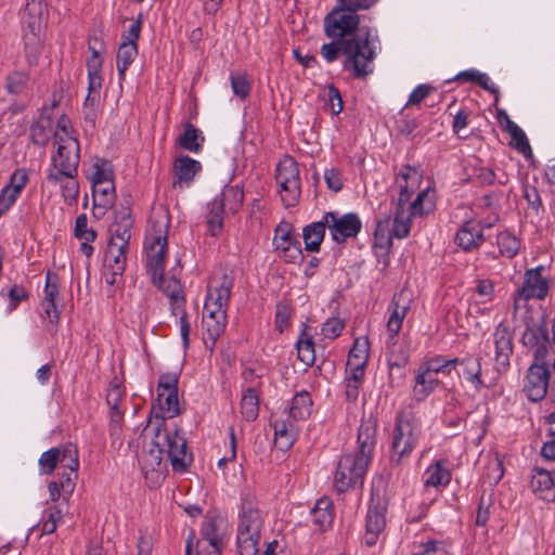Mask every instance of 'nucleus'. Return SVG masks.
<instances>
[{
  "label": "nucleus",
  "instance_id": "obj_62",
  "mask_svg": "<svg viewBox=\"0 0 555 555\" xmlns=\"http://www.w3.org/2000/svg\"><path fill=\"white\" fill-rule=\"evenodd\" d=\"M29 76L23 72H15L11 74L7 79V89L9 93L20 94L25 89L28 82Z\"/></svg>",
  "mask_w": 555,
  "mask_h": 555
},
{
  "label": "nucleus",
  "instance_id": "obj_13",
  "mask_svg": "<svg viewBox=\"0 0 555 555\" xmlns=\"http://www.w3.org/2000/svg\"><path fill=\"white\" fill-rule=\"evenodd\" d=\"M494 348L495 370L505 373L511 366V357L514 353V335L505 321L500 322L492 333Z\"/></svg>",
  "mask_w": 555,
  "mask_h": 555
},
{
  "label": "nucleus",
  "instance_id": "obj_29",
  "mask_svg": "<svg viewBox=\"0 0 555 555\" xmlns=\"http://www.w3.org/2000/svg\"><path fill=\"white\" fill-rule=\"evenodd\" d=\"M201 170L202 165L198 160L188 155L178 157L173 164V186L190 185Z\"/></svg>",
  "mask_w": 555,
  "mask_h": 555
},
{
  "label": "nucleus",
  "instance_id": "obj_50",
  "mask_svg": "<svg viewBox=\"0 0 555 555\" xmlns=\"http://www.w3.org/2000/svg\"><path fill=\"white\" fill-rule=\"evenodd\" d=\"M52 132V121L50 118H40L30 126L31 142L38 146H46Z\"/></svg>",
  "mask_w": 555,
  "mask_h": 555
},
{
  "label": "nucleus",
  "instance_id": "obj_47",
  "mask_svg": "<svg viewBox=\"0 0 555 555\" xmlns=\"http://www.w3.org/2000/svg\"><path fill=\"white\" fill-rule=\"evenodd\" d=\"M93 205L99 208H108L115 201V185L113 180L102 184L92 185Z\"/></svg>",
  "mask_w": 555,
  "mask_h": 555
},
{
  "label": "nucleus",
  "instance_id": "obj_35",
  "mask_svg": "<svg viewBox=\"0 0 555 555\" xmlns=\"http://www.w3.org/2000/svg\"><path fill=\"white\" fill-rule=\"evenodd\" d=\"M440 385V380L420 366L415 371L413 395L416 401H424Z\"/></svg>",
  "mask_w": 555,
  "mask_h": 555
},
{
  "label": "nucleus",
  "instance_id": "obj_22",
  "mask_svg": "<svg viewBox=\"0 0 555 555\" xmlns=\"http://www.w3.org/2000/svg\"><path fill=\"white\" fill-rule=\"evenodd\" d=\"M386 506L377 503H371L365 517L364 542L371 547L377 543L379 534L386 527Z\"/></svg>",
  "mask_w": 555,
  "mask_h": 555
},
{
  "label": "nucleus",
  "instance_id": "obj_17",
  "mask_svg": "<svg viewBox=\"0 0 555 555\" xmlns=\"http://www.w3.org/2000/svg\"><path fill=\"white\" fill-rule=\"evenodd\" d=\"M28 182L29 171L26 168H17L11 173L9 182L0 191V216L15 205Z\"/></svg>",
  "mask_w": 555,
  "mask_h": 555
},
{
  "label": "nucleus",
  "instance_id": "obj_32",
  "mask_svg": "<svg viewBox=\"0 0 555 555\" xmlns=\"http://www.w3.org/2000/svg\"><path fill=\"white\" fill-rule=\"evenodd\" d=\"M157 406L162 415L155 413L156 427L164 428L166 418H172L180 414L178 391L157 392Z\"/></svg>",
  "mask_w": 555,
  "mask_h": 555
},
{
  "label": "nucleus",
  "instance_id": "obj_7",
  "mask_svg": "<svg viewBox=\"0 0 555 555\" xmlns=\"http://www.w3.org/2000/svg\"><path fill=\"white\" fill-rule=\"evenodd\" d=\"M370 463L367 457L357 453L343 454L334 475L335 490L344 493L357 483H362Z\"/></svg>",
  "mask_w": 555,
  "mask_h": 555
},
{
  "label": "nucleus",
  "instance_id": "obj_28",
  "mask_svg": "<svg viewBox=\"0 0 555 555\" xmlns=\"http://www.w3.org/2000/svg\"><path fill=\"white\" fill-rule=\"evenodd\" d=\"M57 476V480H51L48 483L49 501L53 503L57 502L59 500L68 502L75 490L78 473L75 470L59 472Z\"/></svg>",
  "mask_w": 555,
  "mask_h": 555
},
{
  "label": "nucleus",
  "instance_id": "obj_38",
  "mask_svg": "<svg viewBox=\"0 0 555 555\" xmlns=\"http://www.w3.org/2000/svg\"><path fill=\"white\" fill-rule=\"evenodd\" d=\"M312 521L321 530L331 527L334 520L333 502L327 496L320 498L311 511Z\"/></svg>",
  "mask_w": 555,
  "mask_h": 555
},
{
  "label": "nucleus",
  "instance_id": "obj_37",
  "mask_svg": "<svg viewBox=\"0 0 555 555\" xmlns=\"http://www.w3.org/2000/svg\"><path fill=\"white\" fill-rule=\"evenodd\" d=\"M139 54L138 43H119L116 54V67L118 72V79L121 83L125 80L126 72L130 65L134 62Z\"/></svg>",
  "mask_w": 555,
  "mask_h": 555
},
{
  "label": "nucleus",
  "instance_id": "obj_5",
  "mask_svg": "<svg viewBox=\"0 0 555 555\" xmlns=\"http://www.w3.org/2000/svg\"><path fill=\"white\" fill-rule=\"evenodd\" d=\"M168 228L169 218L167 215H157L150 220L144 240L146 253V268L152 276L153 283L163 279L165 259L168 251Z\"/></svg>",
  "mask_w": 555,
  "mask_h": 555
},
{
  "label": "nucleus",
  "instance_id": "obj_60",
  "mask_svg": "<svg viewBox=\"0 0 555 555\" xmlns=\"http://www.w3.org/2000/svg\"><path fill=\"white\" fill-rule=\"evenodd\" d=\"M144 15L140 12L137 18L129 25V27L121 33V42L138 43L141 36Z\"/></svg>",
  "mask_w": 555,
  "mask_h": 555
},
{
  "label": "nucleus",
  "instance_id": "obj_52",
  "mask_svg": "<svg viewBox=\"0 0 555 555\" xmlns=\"http://www.w3.org/2000/svg\"><path fill=\"white\" fill-rule=\"evenodd\" d=\"M496 244L500 254L506 258H513L520 248L519 238L509 231H502L498 234Z\"/></svg>",
  "mask_w": 555,
  "mask_h": 555
},
{
  "label": "nucleus",
  "instance_id": "obj_42",
  "mask_svg": "<svg viewBox=\"0 0 555 555\" xmlns=\"http://www.w3.org/2000/svg\"><path fill=\"white\" fill-rule=\"evenodd\" d=\"M204 141L205 138L202 131L193 124L186 122L183 133L178 139V144L186 151L198 153L203 147Z\"/></svg>",
  "mask_w": 555,
  "mask_h": 555
},
{
  "label": "nucleus",
  "instance_id": "obj_45",
  "mask_svg": "<svg viewBox=\"0 0 555 555\" xmlns=\"http://www.w3.org/2000/svg\"><path fill=\"white\" fill-rule=\"evenodd\" d=\"M504 130L511 135V145L526 158L532 157V150L524 130L513 120H508Z\"/></svg>",
  "mask_w": 555,
  "mask_h": 555
},
{
  "label": "nucleus",
  "instance_id": "obj_33",
  "mask_svg": "<svg viewBox=\"0 0 555 555\" xmlns=\"http://www.w3.org/2000/svg\"><path fill=\"white\" fill-rule=\"evenodd\" d=\"M48 16V8L44 0H27L25 5V23L28 30L41 31Z\"/></svg>",
  "mask_w": 555,
  "mask_h": 555
},
{
  "label": "nucleus",
  "instance_id": "obj_61",
  "mask_svg": "<svg viewBox=\"0 0 555 555\" xmlns=\"http://www.w3.org/2000/svg\"><path fill=\"white\" fill-rule=\"evenodd\" d=\"M74 234L78 240L94 241L96 238V232L88 229V218L85 214L76 218Z\"/></svg>",
  "mask_w": 555,
  "mask_h": 555
},
{
  "label": "nucleus",
  "instance_id": "obj_15",
  "mask_svg": "<svg viewBox=\"0 0 555 555\" xmlns=\"http://www.w3.org/2000/svg\"><path fill=\"white\" fill-rule=\"evenodd\" d=\"M412 194L413 192L406 186H400L395 211H401L402 209L405 214L424 216L435 209L434 193L428 189L420 192L413 202H411Z\"/></svg>",
  "mask_w": 555,
  "mask_h": 555
},
{
  "label": "nucleus",
  "instance_id": "obj_34",
  "mask_svg": "<svg viewBox=\"0 0 555 555\" xmlns=\"http://www.w3.org/2000/svg\"><path fill=\"white\" fill-rule=\"evenodd\" d=\"M274 429V444L281 451L289 450L296 440V428L292 422L275 420L272 423Z\"/></svg>",
  "mask_w": 555,
  "mask_h": 555
},
{
  "label": "nucleus",
  "instance_id": "obj_12",
  "mask_svg": "<svg viewBox=\"0 0 555 555\" xmlns=\"http://www.w3.org/2000/svg\"><path fill=\"white\" fill-rule=\"evenodd\" d=\"M330 235L337 244H343L349 238H354L362 229V222L358 214L327 211L323 215Z\"/></svg>",
  "mask_w": 555,
  "mask_h": 555
},
{
  "label": "nucleus",
  "instance_id": "obj_10",
  "mask_svg": "<svg viewBox=\"0 0 555 555\" xmlns=\"http://www.w3.org/2000/svg\"><path fill=\"white\" fill-rule=\"evenodd\" d=\"M38 466L40 475H51L57 466L63 472L78 473V451L73 444L51 448L40 455Z\"/></svg>",
  "mask_w": 555,
  "mask_h": 555
},
{
  "label": "nucleus",
  "instance_id": "obj_2",
  "mask_svg": "<svg viewBox=\"0 0 555 555\" xmlns=\"http://www.w3.org/2000/svg\"><path fill=\"white\" fill-rule=\"evenodd\" d=\"M56 150L51 154L46 180L52 186H60L67 205H75L79 196L78 167L80 144L74 137L63 138L54 133Z\"/></svg>",
  "mask_w": 555,
  "mask_h": 555
},
{
  "label": "nucleus",
  "instance_id": "obj_9",
  "mask_svg": "<svg viewBox=\"0 0 555 555\" xmlns=\"http://www.w3.org/2000/svg\"><path fill=\"white\" fill-rule=\"evenodd\" d=\"M543 266L526 270L522 285L513 296L514 312L519 309L521 301L527 302L531 299L543 300L546 298L550 293V280L543 276Z\"/></svg>",
  "mask_w": 555,
  "mask_h": 555
},
{
  "label": "nucleus",
  "instance_id": "obj_24",
  "mask_svg": "<svg viewBox=\"0 0 555 555\" xmlns=\"http://www.w3.org/2000/svg\"><path fill=\"white\" fill-rule=\"evenodd\" d=\"M411 305V298L409 294L402 289L401 292L393 295L389 307V318L387 321V332L388 335H398L401 327L403 320L410 310Z\"/></svg>",
  "mask_w": 555,
  "mask_h": 555
},
{
  "label": "nucleus",
  "instance_id": "obj_53",
  "mask_svg": "<svg viewBox=\"0 0 555 555\" xmlns=\"http://www.w3.org/2000/svg\"><path fill=\"white\" fill-rule=\"evenodd\" d=\"M41 31L28 30L24 35L25 52L29 65L37 64L38 56L41 52Z\"/></svg>",
  "mask_w": 555,
  "mask_h": 555
},
{
  "label": "nucleus",
  "instance_id": "obj_18",
  "mask_svg": "<svg viewBox=\"0 0 555 555\" xmlns=\"http://www.w3.org/2000/svg\"><path fill=\"white\" fill-rule=\"evenodd\" d=\"M273 244L275 249L282 251L289 262H296L302 258L300 242L293 232L292 224L281 222L274 233Z\"/></svg>",
  "mask_w": 555,
  "mask_h": 555
},
{
  "label": "nucleus",
  "instance_id": "obj_39",
  "mask_svg": "<svg viewBox=\"0 0 555 555\" xmlns=\"http://www.w3.org/2000/svg\"><path fill=\"white\" fill-rule=\"evenodd\" d=\"M326 229L327 228L323 218L322 220L312 222L304 228L302 238L306 250L312 253L320 250V246L324 240Z\"/></svg>",
  "mask_w": 555,
  "mask_h": 555
},
{
  "label": "nucleus",
  "instance_id": "obj_20",
  "mask_svg": "<svg viewBox=\"0 0 555 555\" xmlns=\"http://www.w3.org/2000/svg\"><path fill=\"white\" fill-rule=\"evenodd\" d=\"M129 248L122 246L107 245L103 260V278L109 285L117 282V278L121 276L127 263V253Z\"/></svg>",
  "mask_w": 555,
  "mask_h": 555
},
{
  "label": "nucleus",
  "instance_id": "obj_43",
  "mask_svg": "<svg viewBox=\"0 0 555 555\" xmlns=\"http://www.w3.org/2000/svg\"><path fill=\"white\" fill-rule=\"evenodd\" d=\"M313 401L307 390L298 391L292 399L289 406V415L294 420H306L311 415Z\"/></svg>",
  "mask_w": 555,
  "mask_h": 555
},
{
  "label": "nucleus",
  "instance_id": "obj_1",
  "mask_svg": "<svg viewBox=\"0 0 555 555\" xmlns=\"http://www.w3.org/2000/svg\"><path fill=\"white\" fill-rule=\"evenodd\" d=\"M323 26L326 37L332 39L323 43L320 51L327 63L344 55L343 70L352 79L365 80L374 73L377 51L372 39L373 30L360 26L358 13L337 4L324 17Z\"/></svg>",
  "mask_w": 555,
  "mask_h": 555
},
{
  "label": "nucleus",
  "instance_id": "obj_55",
  "mask_svg": "<svg viewBox=\"0 0 555 555\" xmlns=\"http://www.w3.org/2000/svg\"><path fill=\"white\" fill-rule=\"evenodd\" d=\"M230 82L233 93L241 98L246 99L251 90V83L246 73H232L230 75Z\"/></svg>",
  "mask_w": 555,
  "mask_h": 555
},
{
  "label": "nucleus",
  "instance_id": "obj_19",
  "mask_svg": "<svg viewBox=\"0 0 555 555\" xmlns=\"http://www.w3.org/2000/svg\"><path fill=\"white\" fill-rule=\"evenodd\" d=\"M387 363L389 367V383L393 384V371H399V382L404 378V367L409 363L410 353L406 345L400 341L398 335H388L386 343Z\"/></svg>",
  "mask_w": 555,
  "mask_h": 555
},
{
  "label": "nucleus",
  "instance_id": "obj_4",
  "mask_svg": "<svg viewBox=\"0 0 555 555\" xmlns=\"http://www.w3.org/2000/svg\"><path fill=\"white\" fill-rule=\"evenodd\" d=\"M263 517L255 494L247 492L241 500L236 545L240 555H258Z\"/></svg>",
  "mask_w": 555,
  "mask_h": 555
},
{
  "label": "nucleus",
  "instance_id": "obj_8",
  "mask_svg": "<svg viewBox=\"0 0 555 555\" xmlns=\"http://www.w3.org/2000/svg\"><path fill=\"white\" fill-rule=\"evenodd\" d=\"M275 180L280 186L281 199L285 207L298 204L301 193L298 164L291 156H285L276 166Z\"/></svg>",
  "mask_w": 555,
  "mask_h": 555
},
{
  "label": "nucleus",
  "instance_id": "obj_11",
  "mask_svg": "<svg viewBox=\"0 0 555 555\" xmlns=\"http://www.w3.org/2000/svg\"><path fill=\"white\" fill-rule=\"evenodd\" d=\"M525 325L520 343L531 351L533 362H546V358L555 351L546 325L530 323L528 320L525 321Z\"/></svg>",
  "mask_w": 555,
  "mask_h": 555
},
{
  "label": "nucleus",
  "instance_id": "obj_3",
  "mask_svg": "<svg viewBox=\"0 0 555 555\" xmlns=\"http://www.w3.org/2000/svg\"><path fill=\"white\" fill-rule=\"evenodd\" d=\"M149 452L142 456L141 467L145 476L149 473H164L166 464L163 455L166 453L175 473L188 472L193 463V454L188 450L186 440L180 435L179 428L169 430L155 427V436Z\"/></svg>",
  "mask_w": 555,
  "mask_h": 555
},
{
  "label": "nucleus",
  "instance_id": "obj_63",
  "mask_svg": "<svg viewBox=\"0 0 555 555\" xmlns=\"http://www.w3.org/2000/svg\"><path fill=\"white\" fill-rule=\"evenodd\" d=\"M504 469L502 461L495 456L490 459L487 465L485 478L490 485H496L503 478Z\"/></svg>",
  "mask_w": 555,
  "mask_h": 555
},
{
  "label": "nucleus",
  "instance_id": "obj_14",
  "mask_svg": "<svg viewBox=\"0 0 555 555\" xmlns=\"http://www.w3.org/2000/svg\"><path fill=\"white\" fill-rule=\"evenodd\" d=\"M550 377L551 372L546 362H532L527 370L522 388L530 401L538 402L546 396Z\"/></svg>",
  "mask_w": 555,
  "mask_h": 555
},
{
  "label": "nucleus",
  "instance_id": "obj_25",
  "mask_svg": "<svg viewBox=\"0 0 555 555\" xmlns=\"http://www.w3.org/2000/svg\"><path fill=\"white\" fill-rule=\"evenodd\" d=\"M454 240L464 251L477 249L485 242L483 227L474 220L466 221L457 230Z\"/></svg>",
  "mask_w": 555,
  "mask_h": 555
},
{
  "label": "nucleus",
  "instance_id": "obj_64",
  "mask_svg": "<svg viewBox=\"0 0 555 555\" xmlns=\"http://www.w3.org/2000/svg\"><path fill=\"white\" fill-rule=\"evenodd\" d=\"M436 90L435 87L428 83L418 85L409 95L404 108L409 106H418L431 92Z\"/></svg>",
  "mask_w": 555,
  "mask_h": 555
},
{
  "label": "nucleus",
  "instance_id": "obj_51",
  "mask_svg": "<svg viewBox=\"0 0 555 555\" xmlns=\"http://www.w3.org/2000/svg\"><path fill=\"white\" fill-rule=\"evenodd\" d=\"M201 545L202 547L205 545H218L219 547H223L222 534L219 531L218 525L215 519L209 518L206 519L201 529Z\"/></svg>",
  "mask_w": 555,
  "mask_h": 555
},
{
  "label": "nucleus",
  "instance_id": "obj_41",
  "mask_svg": "<svg viewBox=\"0 0 555 555\" xmlns=\"http://www.w3.org/2000/svg\"><path fill=\"white\" fill-rule=\"evenodd\" d=\"M423 478L425 487L438 488L449 485L451 472L444 466L442 461H437L425 470Z\"/></svg>",
  "mask_w": 555,
  "mask_h": 555
},
{
  "label": "nucleus",
  "instance_id": "obj_16",
  "mask_svg": "<svg viewBox=\"0 0 555 555\" xmlns=\"http://www.w3.org/2000/svg\"><path fill=\"white\" fill-rule=\"evenodd\" d=\"M233 285V278L227 273H223L221 276H214L208 285L204 309H216L227 312Z\"/></svg>",
  "mask_w": 555,
  "mask_h": 555
},
{
  "label": "nucleus",
  "instance_id": "obj_26",
  "mask_svg": "<svg viewBox=\"0 0 555 555\" xmlns=\"http://www.w3.org/2000/svg\"><path fill=\"white\" fill-rule=\"evenodd\" d=\"M227 325V312L223 310L205 309L203 315L204 341L210 343V349L215 346L217 339L224 332Z\"/></svg>",
  "mask_w": 555,
  "mask_h": 555
},
{
  "label": "nucleus",
  "instance_id": "obj_23",
  "mask_svg": "<svg viewBox=\"0 0 555 555\" xmlns=\"http://www.w3.org/2000/svg\"><path fill=\"white\" fill-rule=\"evenodd\" d=\"M390 223V216H385L383 219L377 220L374 231L373 247L378 261L383 263V269L387 268L389 264L388 255L392 246L393 235L391 233Z\"/></svg>",
  "mask_w": 555,
  "mask_h": 555
},
{
  "label": "nucleus",
  "instance_id": "obj_49",
  "mask_svg": "<svg viewBox=\"0 0 555 555\" xmlns=\"http://www.w3.org/2000/svg\"><path fill=\"white\" fill-rule=\"evenodd\" d=\"M298 359L307 366H312L315 361L313 337L302 330L296 343Z\"/></svg>",
  "mask_w": 555,
  "mask_h": 555
},
{
  "label": "nucleus",
  "instance_id": "obj_54",
  "mask_svg": "<svg viewBox=\"0 0 555 555\" xmlns=\"http://www.w3.org/2000/svg\"><path fill=\"white\" fill-rule=\"evenodd\" d=\"M415 216L416 215L405 214L402 209L401 211H395L393 220L390 223L393 237L399 240L405 238L410 234L411 218Z\"/></svg>",
  "mask_w": 555,
  "mask_h": 555
},
{
  "label": "nucleus",
  "instance_id": "obj_36",
  "mask_svg": "<svg viewBox=\"0 0 555 555\" xmlns=\"http://www.w3.org/2000/svg\"><path fill=\"white\" fill-rule=\"evenodd\" d=\"M225 209L223 204L214 197L206 206V224L211 236H218L223 229Z\"/></svg>",
  "mask_w": 555,
  "mask_h": 555
},
{
  "label": "nucleus",
  "instance_id": "obj_59",
  "mask_svg": "<svg viewBox=\"0 0 555 555\" xmlns=\"http://www.w3.org/2000/svg\"><path fill=\"white\" fill-rule=\"evenodd\" d=\"M293 309L289 304L280 301L275 307V327L283 333L291 324Z\"/></svg>",
  "mask_w": 555,
  "mask_h": 555
},
{
  "label": "nucleus",
  "instance_id": "obj_58",
  "mask_svg": "<svg viewBox=\"0 0 555 555\" xmlns=\"http://www.w3.org/2000/svg\"><path fill=\"white\" fill-rule=\"evenodd\" d=\"M125 399V390L122 386L116 382L111 383L107 395H106V402L109 406V411H116V410H125L122 408Z\"/></svg>",
  "mask_w": 555,
  "mask_h": 555
},
{
  "label": "nucleus",
  "instance_id": "obj_56",
  "mask_svg": "<svg viewBox=\"0 0 555 555\" xmlns=\"http://www.w3.org/2000/svg\"><path fill=\"white\" fill-rule=\"evenodd\" d=\"M369 359V340L365 337L357 338L348 354L347 362L366 364Z\"/></svg>",
  "mask_w": 555,
  "mask_h": 555
},
{
  "label": "nucleus",
  "instance_id": "obj_30",
  "mask_svg": "<svg viewBox=\"0 0 555 555\" xmlns=\"http://www.w3.org/2000/svg\"><path fill=\"white\" fill-rule=\"evenodd\" d=\"M531 489L538 493L542 500L552 501L555 499V483L551 473L541 467L532 469Z\"/></svg>",
  "mask_w": 555,
  "mask_h": 555
},
{
  "label": "nucleus",
  "instance_id": "obj_31",
  "mask_svg": "<svg viewBox=\"0 0 555 555\" xmlns=\"http://www.w3.org/2000/svg\"><path fill=\"white\" fill-rule=\"evenodd\" d=\"M154 284L157 285L170 299L172 314H177V311H182V308L185 307V297L182 285L178 279L175 276L166 279L163 275V279H157Z\"/></svg>",
  "mask_w": 555,
  "mask_h": 555
},
{
  "label": "nucleus",
  "instance_id": "obj_57",
  "mask_svg": "<svg viewBox=\"0 0 555 555\" xmlns=\"http://www.w3.org/2000/svg\"><path fill=\"white\" fill-rule=\"evenodd\" d=\"M413 555H450L444 542L428 540L414 546Z\"/></svg>",
  "mask_w": 555,
  "mask_h": 555
},
{
  "label": "nucleus",
  "instance_id": "obj_21",
  "mask_svg": "<svg viewBox=\"0 0 555 555\" xmlns=\"http://www.w3.org/2000/svg\"><path fill=\"white\" fill-rule=\"evenodd\" d=\"M133 219L129 207H121L115 211V219L109 227V242L114 246L129 248Z\"/></svg>",
  "mask_w": 555,
  "mask_h": 555
},
{
  "label": "nucleus",
  "instance_id": "obj_46",
  "mask_svg": "<svg viewBox=\"0 0 555 555\" xmlns=\"http://www.w3.org/2000/svg\"><path fill=\"white\" fill-rule=\"evenodd\" d=\"M454 79L459 82H475L492 94L498 95L499 93V88L490 81L489 76L474 68L460 72Z\"/></svg>",
  "mask_w": 555,
  "mask_h": 555
},
{
  "label": "nucleus",
  "instance_id": "obj_48",
  "mask_svg": "<svg viewBox=\"0 0 555 555\" xmlns=\"http://www.w3.org/2000/svg\"><path fill=\"white\" fill-rule=\"evenodd\" d=\"M241 414L247 422H254L259 415V397L254 387H248L243 393Z\"/></svg>",
  "mask_w": 555,
  "mask_h": 555
},
{
  "label": "nucleus",
  "instance_id": "obj_40",
  "mask_svg": "<svg viewBox=\"0 0 555 555\" xmlns=\"http://www.w3.org/2000/svg\"><path fill=\"white\" fill-rule=\"evenodd\" d=\"M463 375L466 380L473 385L474 389L479 391L488 387L481 378V363L480 358L474 356H466L462 362Z\"/></svg>",
  "mask_w": 555,
  "mask_h": 555
},
{
  "label": "nucleus",
  "instance_id": "obj_6",
  "mask_svg": "<svg viewBox=\"0 0 555 555\" xmlns=\"http://www.w3.org/2000/svg\"><path fill=\"white\" fill-rule=\"evenodd\" d=\"M422 435L421 425L411 416L400 413L396 417L389 462L392 467L399 466L410 457L418 444Z\"/></svg>",
  "mask_w": 555,
  "mask_h": 555
},
{
  "label": "nucleus",
  "instance_id": "obj_44",
  "mask_svg": "<svg viewBox=\"0 0 555 555\" xmlns=\"http://www.w3.org/2000/svg\"><path fill=\"white\" fill-rule=\"evenodd\" d=\"M215 197L223 204L225 210L235 214L243 205L244 191L240 185H228Z\"/></svg>",
  "mask_w": 555,
  "mask_h": 555
},
{
  "label": "nucleus",
  "instance_id": "obj_27",
  "mask_svg": "<svg viewBox=\"0 0 555 555\" xmlns=\"http://www.w3.org/2000/svg\"><path fill=\"white\" fill-rule=\"evenodd\" d=\"M377 423L373 417L362 418L358 429V449L354 453L372 461L376 446Z\"/></svg>",
  "mask_w": 555,
  "mask_h": 555
}]
</instances>
